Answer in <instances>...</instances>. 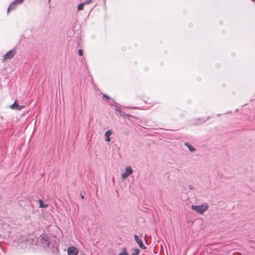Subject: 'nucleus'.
Wrapping results in <instances>:
<instances>
[{
	"label": "nucleus",
	"mask_w": 255,
	"mask_h": 255,
	"mask_svg": "<svg viewBox=\"0 0 255 255\" xmlns=\"http://www.w3.org/2000/svg\"><path fill=\"white\" fill-rule=\"evenodd\" d=\"M42 243L43 246H46L50 249L54 254H57L58 252L59 241L56 238L51 239L47 237L42 238Z\"/></svg>",
	"instance_id": "1"
},
{
	"label": "nucleus",
	"mask_w": 255,
	"mask_h": 255,
	"mask_svg": "<svg viewBox=\"0 0 255 255\" xmlns=\"http://www.w3.org/2000/svg\"><path fill=\"white\" fill-rule=\"evenodd\" d=\"M191 208L199 214H203L208 210V206L206 203H203L201 205H192Z\"/></svg>",
	"instance_id": "2"
},
{
	"label": "nucleus",
	"mask_w": 255,
	"mask_h": 255,
	"mask_svg": "<svg viewBox=\"0 0 255 255\" xmlns=\"http://www.w3.org/2000/svg\"><path fill=\"white\" fill-rule=\"evenodd\" d=\"M24 0H14L9 5L7 8V12H9L10 11L14 10L16 6L20 4Z\"/></svg>",
	"instance_id": "3"
},
{
	"label": "nucleus",
	"mask_w": 255,
	"mask_h": 255,
	"mask_svg": "<svg viewBox=\"0 0 255 255\" xmlns=\"http://www.w3.org/2000/svg\"><path fill=\"white\" fill-rule=\"evenodd\" d=\"M15 50H10L6 52L3 56V60L11 59L15 54Z\"/></svg>",
	"instance_id": "4"
},
{
	"label": "nucleus",
	"mask_w": 255,
	"mask_h": 255,
	"mask_svg": "<svg viewBox=\"0 0 255 255\" xmlns=\"http://www.w3.org/2000/svg\"><path fill=\"white\" fill-rule=\"evenodd\" d=\"M25 107V106L23 105H19L16 100L14 101V102L10 106V108L12 110H21L22 109H24Z\"/></svg>",
	"instance_id": "5"
},
{
	"label": "nucleus",
	"mask_w": 255,
	"mask_h": 255,
	"mask_svg": "<svg viewBox=\"0 0 255 255\" xmlns=\"http://www.w3.org/2000/svg\"><path fill=\"white\" fill-rule=\"evenodd\" d=\"M78 253V250L76 247L74 246L68 247L67 250L68 255H77Z\"/></svg>",
	"instance_id": "6"
},
{
	"label": "nucleus",
	"mask_w": 255,
	"mask_h": 255,
	"mask_svg": "<svg viewBox=\"0 0 255 255\" xmlns=\"http://www.w3.org/2000/svg\"><path fill=\"white\" fill-rule=\"evenodd\" d=\"M134 239L135 241L136 242L137 244L138 245L139 247H140L142 249H145V247L143 244L142 241L139 239V237L137 235H134Z\"/></svg>",
	"instance_id": "7"
},
{
	"label": "nucleus",
	"mask_w": 255,
	"mask_h": 255,
	"mask_svg": "<svg viewBox=\"0 0 255 255\" xmlns=\"http://www.w3.org/2000/svg\"><path fill=\"white\" fill-rule=\"evenodd\" d=\"M112 134V131L110 130H108L106 131L105 133V140L106 141L109 142L111 141L110 136Z\"/></svg>",
	"instance_id": "8"
},
{
	"label": "nucleus",
	"mask_w": 255,
	"mask_h": 255,
	"mask_svg": "<svg viewBox=\"0 0 255 255\" xmlns=\"http://www.w3.org/2000/svg\"><path fill=\"white\" fill-rule=\"evenodd\" d=\"M184 145L188 148L189 150L191 152H193V151H195V150H196L195 147H193L192 145H191L188 142H185Z\"/></svg>",
	"instance_id": "9"
},
{
	"label": "nucleus",
	"mask_w": 255,
	"mask_h": 255,
	"mask_svg": "<svg viewBox=\"0 0 255 255\" xmlns=\"http://www.w3.org/2000/svg\"><path fill=\"white\" fill-rule=\"evenodd\" d=\"M38 201L39 203V208H46L48 206V205L44 203L41 199H39Z\"/></svg>",
	"instance_id": "10"
},
{
	"label": "nucleus",
	"mask_w": 255,
	"mask_h": 255,
	"mask_svg": "<svg viewBox=\"0 0 255 255\" xmlns=\"http://www.w3.org/2000/svg\"><path fill=\"white\" fill-rule=\"evenodd\" d=\"M133 172L132 169H131V167L129 166H128L126 168V173L128 174V175L132 174Z\"/></svg>",
	"instance_id": "11"
},
{
	"label": "nucleus",
	"mask_w": 255,
	"mask_h": 255,
	"mask_svg": "<svg viewBox=\"0 0 255 255\" xmlns=\"http://www.w3.org/2000/svg\"><path fill=\"white\" fill-rule=\"evenodd\" d=\"M85 5V4L84 3V2L80 3L77 6V10L78 11L82 10L83 9L84 6Z\"/></svg>",
	"instance_id": "12"
},
{
	"label": "nucleus",
	"mask_w": 255,
	"mask_h": 255,
	"mask_svg": "<svg viewBox=\"0 0 255 255\" xmlns=\"http://www.w3.org/2000/svg\"><path fill=\"white\" fill-rule=\"evenodd\" d=\"M118 255H128V253L126 251V248H124L123 251L120 253Z\"/></svg>",
	"instance_id": "13"
},
{
	"label": "nucleus",
	"mask_w": 255,
	"mask_h": 255,
	"mask_svg": "<svg viewBox=\"0 0 255 255\" xmlns=\"http://www.w3.org/2000/svg\"><path fill=\"white\" fill-rule=\"evenodd\" d=\"M115 111L116 112H118L120 115L121 116H123V117H124L126 116V113H125L124 112L122 111L119 108H116L115 109Z\"/></svg>",
	"instance_id": "14"
},
{
	"label": "nucleus",
	"mask_w": 255,
	"mask_h": 255,
	"mask_svg": "<svg viewBox=\"0 0 255 255\" xmlns=\"http://www.w3.org/2000/svg\"><path fill=\"white\" fill-rule=\"evenodd\" d=\"M139 250L137 248H135L132 250L131 255H138Z\"/></svg>",
	"instance_id": "15"
},
{
	"label": "nucleus",
	"mask_w": 255,
	"mask_h": 255,
	"mask_svg": "<svg viewBox=\"0 0 255 255\" xmlns=\"http://www.w3.org/2000/svg\"><path fill=\"white\" fill-rule=\"evenodd\" d=\"M128 176H129V175H128V174H127L126 172H125V173H123V174H122V178H123V179H125V178H127Z\"/></svg>",
	"instance_id": "16"
},
{
	"label": "nucleus",
	"mask_w": 255,
	"mask_h": 255,
	"mask_svg": "<svg viewBox=\"0 0 255 255\" xmlns=\"http://www.w3.org/2000/svg\"><path fill=\"white\" fill-rule=\"evenodd\" d=\"M78 53L79 56H82L83 55V51L82 49H79L78 51Z\"/></svg>",
	"instance_id": "17"
},
{
	"label": "nucleus",
	"mask_w": 255,
	"mask_h": 255,
	"mask_svg": "<svg viewBox=\"0 0 255 255\" xmlns=\"http://www.w3.org/2000/svg\"><path fill=\"white\" fill-rule=\"evenodd\" d=\"M103 98H106L107 100H109L111 99L109 96H108L106 94H103Z\"/></svg>",
	"instance_id": "18"
},
{
	"label": "nucleus",
	"mask_w": 255,
	"mask_h": 255,
	"mask_svg": "<svg viewBox=\"0 0 255 255\" xmlns=\"http://www.w3.org/2000/svg\"><path fill=\"white\" fill-rule=\"evenodd\" d=\"M92 1V0H87L85 1L84 2V3L86 4H88L90 3Z\"/></svg>",
	"instance_id": "19"
},
{
	"label": "nucleus",
	"mask_w": 255,
	"mask_h": 255,
	"mask_svg": "<svg viewBox=\"0 0 255 255\" xmlns=\"http://www.w3.org/2000/svg\"><path fill=\"white\" fill-rule=\"evenodd\" d=\"M81 197L82 199H84V195H81Z\"/></svg>",
	"instance_id": "20"
},
{
	"label": "nucleus",
	"mask_w": 255,
	"mask_h": 255,
	"mask_svg": "<svg viewBox=\"0 0 255 255\" xmlns=\"http://www.w3.org/2000/svg\"><path fill=\"white\" fill-rule=\"evenodd\" d=\"M112 102H113V103H114L115 104H116V103L114 101H112Z\"/></svg>",
	"instance_id": "21"
},
{
	"label": "nucleus",
	"mask_w": 255,
	"mask_h": 255,
	"mask_svg": "<svg viewBox=\"0 0 255 255\" xmlns=\"http://www.w3.org/2000/svg\"><path fill=\"white\" fill-rule=\"evenodd\" d=\"M252 0V1H255V0Z\"/></svg>",
	"instance_id": "22"
},
{
	"label": "nucleus",
	"mask_w": 255,
	"mask_h": 255,
	"mask_svg": "<svg viewBox=\"0 0 255 255\" xmlns=\"http://www.w3.org/2000/svg\"><path fill=\"white\" fill-rule=\"evenodd\" d=\"M49 0V1H50V0Z\"/></svg>",
	"instance_id": "23"
}]
</instances>
